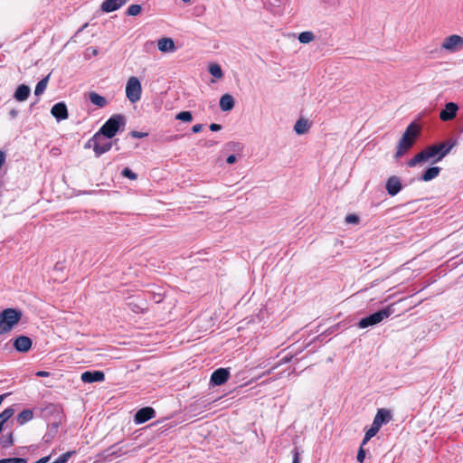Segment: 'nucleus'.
Returning <instances> with one entry per match:
<instances>
[{"mask_svg": "<svg viewBox=\"0 0 463 463\" xmlns=\"http://www.w3.org/2000/svg\"><path fill=\"white\" fill-rule=\"evenodd\" d=\"M128 0H105L101 4V10L105 13H110L119 9L123 6Z\"/></svg>", "mask_w": 463, "mask_h": 463, "instance_id": "dca6fc26", "label": "nucleus"}, {"mask_svg": "<svg viewBox=\"0 0 463 463\" xmlns=\"http://www.w3.org/2000/svg\"><path fill=\"white\" fill-rule=\"evenodd\" d=\"M155 410L151 407H144L137 411L134 420L137 424L145 423L155 417Z\"/></svg>", "mask_w": 463, "mask_h": 463, "instance_id": "1a4fd4ad", "label": "nucleus"}, {"mask_svg": "<svg viewBox=\"0 0 463 463\" xmlns=\"http://www.w3.org/2000/svg\"><path fill=\"white\" fill-rule=\"evenodd\" d=\"M292 463H300V456L297 449L293 451V460Z\"/></svg>", "mask_w": 463, "mask_h": 463, "instance_id": "ea45409f", "label": "nucleus"}, {"mask_svg": "<svg viewBox=\"0 0 463 463\" xmlns=\"http://www.w3.org/2000/svg\"><path fill=\"white\" fill-rule=\"evenodd\" d=\"M131 137H135V138H142V137H145L147 136V133H145V132H138V131H132L130 133Z\"/></svg>", "mask_w": 463, "mask_h": 463, "instance_id": "e433bc0d", "label": "nucleus"}, {"mask_svg": "<svg viewBox=\"0 0 463 463\" xmlns=\"http://www.w3.org/2000/svg\"><path fill=\"white\" fill-rule=\"evenodd\" d=\"M74 454V451H68L62 455H61L55 461L52 463H66L69 458Z\"/></svg>", "mask_w": 463, "mask_h": 463, "instance_id": "2f4dec72", "label": "nucleus"}, {"mask_svg": "<svg viewBox=\"0 0 463 463\" xmlns=\"http://www.w3.org/2000/svg\"><path fill=\"white\" fill-rule=\"evenodd\" d=\"M125 123L126 118L123 115H113L105 122L97 133L103 135L107 138H112L116 136L120 127L125 126Z\"/></svg>", "mask_w": 463, "mask_h": 463, "instance_id": "20e7f679", "label": "nucleus"}, {"mask_svg": "<svg viewBox=\"0 0 463 463\" xmlns=\"http://www.w3.org/2000/svg\"><path fill=\"white\" fill-rule=\"evenodd\" d=\"M92 53H93V55H96L98 53V51L96 49H93Z\"/></svg>", "mask_w": 463, "mask_h": 463, "instance_id": "3c124183", "label": "nucleus"}, {"mask_svg": "<svg viewBox=\"0 0 463 463\" xmlns=\"http://www.w3.org/2000/svg\"><path fill=\"white\" fill-rule=\"evenodd\" d=\"M453 147V145L446 146L445 143L434 145L425 148L412 157L408 163V166L414 167L419 164L426 163L430 159L436 157L432 163L441 160Z\"/></svg>", "mask_w": 463, "mask_h": 463, "instance_id": "f257e3e1", "label": "nucleus"}, {"mask_svg": "<svg viewBox=\"0 0 463 463\" xmlns=\"http://www.w3.org/2000/svg\"><path fill=\"white\" fill-rule=\"evenodd\" d=\"M51 114L58 120L67 119L69 117L68 109L64 102L54 104L51 109Z\"/></svg>", "mask_w": 463, "mask_h": 463, "instance_id": "f8f14e48", "label": "nucleus"}, {"mask_svg": "<svg viewBox=\"0 0 463 463\" xmlns=\"http://www.w3.org/2000/svg\"><path fill=\"white\" fill-rule=\"evenodd\" d=\"M103 135L96 133L92 137L93 140V150L96 156H100L102 154L109 151L112 147V142L103 138Z\"/></svg>", "mask_w": 463, "mask_h": 463, "instance_id": "6e6552de", "label": "nucleus"}, {"mask_svg": "<svg viewBox=\"0 0 463 463\" xmlns=\"http://www.w3.org/2000/svg\"><path fill=\"white\" fill-rule=\"evenodd\" d=\"M49 78H50V75H47L45 78H43L37 83L35 90H34V94L36 96H40L44 92V90H46L48 81H49Z\"/></svg>", "mask_w": 463, "mask_h": 463, "instance_id": "a878e982", "label": "nucleus"}, {"mask_svg": "<svg viewBox=\"0 0 463 463\" xmlns=\"http://www.w3.org/2000/svg\"><path fill=\"white\" fill-rule=\"evenodd\" d=\"M380 429L381 427L378 426L377 423H374L373 421V424L371 425L370 429L365 432V435L362 442V446L365 445L373 437H374Z\"/></svg>", "mask_w": 463, "mask_h": 463, "instance_id": "5701e85b", "label": "nucleus"}, {"mask_svg": "<svg viewBox=\"0 0 463 463\" xmlns=\"http://www.w3.org/2000/svg\"><path fill=\"white\" fill-rule=\"evenodd\" d=\"M209 128L212 131H219L222 128L221 125L216 123H212Z\"/></svg>", "mask_w": 463, "mask_h": 463, "instance_id": "a18cd8bd", "label": "nucleus"}, {"mask_svg": "<svg viewBox=\"0 0 463 463\" xmlns=\"http://www.w3.org/2000/svg\"><path fill=\"white\" fill-rule=\"evenodd\" d=\"M14 347L21 353L28 352L32 347V340L25 335H20L14 340Z\"/></svg>", "mask_w": 463, "mask_h": 463, "instance_id": "ddd939ff", "label": "nucleus"}, {"mask_svg": "<svg viewBox=\"0 0 463 463\" xmlns=\"http://www.w3.org/2000/svg\"><path fill=\"white\" fill-rule=\"evenodd\" d=\"M323 2L330 6L337 5L340 0H323Z\"/></svg>", "mask_w": 463, "mask_h": 463, "instance_id": "37998d69", "label": "nucleus"}, {"mask_svg": "<svg viewBox=\"0 0 463 463\" xmlns=\"http://www.w3.org/2000/svg\"><path fill=\"white\" fill-rule=\"evenodd\" d=\"M142 11V7L139 5H131L127 10V14L130 16H136Z\"/></svg>", "mask_w": 463, "mask_h": 463, "instance_id": "c756f323", "label": "nucleus"}, {"mask_svg": "<svg viewBox=\"0 0 463 463\" xmlns=\"http://www.w3.org/2000/svg\"><path fill=\"white\" fill-rule=\"evenodd\" d=\"M33 417V413L31 410H24L17 415V422L20 425H24V423L30 421Z\"/></svg>", "mask_w": 463, "mask_h": 463, "instance_id": "393cba45", "label": "nucleus"}, {"mask_svg": "<svg viewBox=\"0 0 463 463\" xmlns=\"http://www.w3.org/2000/svg\"><path fill=\"white\" fill-rule=\"evenodd\" d=\"M109 450H110L109 455L115 456V457H119L125 453V452H122L120 449L118 450L114 449V447L110 448Z\"/></svg>", "mask_w": 463, "mask_h": 463, "instance_id": "58836bf2", "label": "nucleus"}, {"mask_svg": "<svg viewBox=\"0 0 463 463\" xmlns=\"http://www.w3.org/2000/svg\"><path fill=\"white\" fill-rule=\"evenodd\" d=\"M391 420V411L387 409L382 408L377 411V413L373 419V422L377 423L378 426L382 427L383 424L389 422Z\"/></svg>", "mask_w": 463, "mask_h": 463, "instance_id": "f3484780", "label": "nucleus"}, {"mask_svg": "<svg viewBox=\"0 0 463 463\" xmlns=\"http://www.w3.org/2000/svg\"><path fill=\"white\" fill-rule=\"evenodd\" d=\"M237 158L234 155H230L227 158H226V162L230 165L232 164H234L236 162Z\"/></svg>", "mask_w": 463, "mask_h": 463, "instance_id": "49530a36", "label": "nucleus"}, {"mask_svg": "<svg viewBox=\"0 0 463 463\" xmlns=\"http://www.w3.org/2000/svg\"><path fill=\"white\" fill-rule=\"evenodd\" d=\"M393 313L392 305L379 310L359 321V327L365 328L381 323L383 319L389 317Z\"/></svg>", "mask_w": 463, "mask_h": 463, "instance_id": "39448f33", "label": "nucleus"}, {"mask_svg": "<svg viewBox=\"0 0 463 463\" xmlns=\"http://www.w3.org/2000/svg\"><path fill=\"white\" fill-rule=\"evenodd\" d=\"M35 375L38 377H48L50 375V373L46 371H38L35 373Z\"/></svg>", "mask_w": 463, "mask_h": 463, "instance_id": "c03bdc74", "label": "nucleus"}, {"mask_svg": "<svg viewBox=\"0 0 463 463\" xmlns=\"http://www.w3.org/2000/svg\"><path fill=\"white\" fill-rule=\"evenodd\" d=\"M441 49L449 52H457L463 49V37L458 34H452L446 37L442 43Z\"/></svg>", "mask_w": 463, "mask_h": 463, "instance_id": "0eeeda50", "label": "nucleus"}, {"mask_svg": "<svg viewBox=\"0 0 463 463\" xmlns=\"http://www.w3.org/2000/svg\"><path fill=\"white\" fill-rule=\"evenodd\" d=\"M80 379L86 383L103 382L105 380V374L101 371H87L81 373Z\"/></svg>", "mask_w": 463, "mask_h": 463, "instance_id": "9b49d317", "label": "nucleus"}, {"mask_svg": "<svg viewBox=\"0 0 463 463\" xmlns=\"http://www.w3.org/2000/svg\"><path fill=\"white\" fill-rule=\"evenodd\" d=\"M315 39V35L312 32L306 31L298 34V41L301 43H309Z\"/></svg>", "mask_w": 463, "mask_h": 463, "instance_id": "c85d7f7f", "label": "nucleus"}, {"mask_svg": "<svg viewBox=\"0 0 463 463\" xmlns=\"http://www.w3.org/2000/svg\"><path fill=\"white\" fill-rule=\"evenodd\" d=\"M122 175L124 177H127L130 180H136L137 178V174H135L134 172H132L129 168L126 167L122 170Z\"/></svg>", "mask_w": 463, "mask_h": 463, "instance_id": "72a5a7b5", "label": "nucleus"}, {"mask_svg": "<svg viewBox=\"0 0 463 463\" xmlns=\"http://www.w3.org/2000/svg\"><path fill=\"white\" fill-rule=\"evenodd\" d=\"M14 439H13V433L9 432L7 434L2 435L0 438V447L3 449L9 448L13 445Z\"/></svg>", "mask_w": 463, "mask_h": 463, "instance_id": "bb28decb", "label": "nucleus"}, {"mask_svg": "<svg viewBox=\"0 0 463 463\" xmlns=\"http://www.w3.org/2000/svg\"><path fill=\"white\" fill-rule=\"evenodd\" d=\"M158 50L162 52H173L175 51V45L171 38H162L157 43Z\"/></svg>", "mask_w": 463, "mask_h": 463, "instance_id": "a211bd4d", "label": "nucleus"}, {"mask_svg": "<svg viewBox=\"0 0 463 463\" xmlns=\"http://www.w3.org/2000/svg\"><path fill=\"white\" fill-rule=\"evenodd\" d=\"M345 222L351 224H357L359 222V217L355 214H348L345 217Z\"/></svg>", "mask_w": 463, "mask_h": 463, "instance_id": "f704fd0d", "label": "nucleus"}, {"mask_svg": "<svg viewBox=\"0 0 463 463\" xmlns=\"http://www.w3.org/2000/svg\"><path fill=\"white\" fill-rule=\"evenodd\" d=\"M183 1H184V2H185V3H188V2H190V0H183Z\"/></svg>", "mask_w": 463, "mask_h": 463, "instance_id": "603ef678", "label": "nucleus"}, {"mask_svg": "<svg viewBox=\"0 0 463 463\" xmlns=\"http://www.w3.org/2000/svg\"><path fill=\"white\" fill-rule=\"evenodd\" d=\"M30 88L27 86V85H24V84H22V85H19L18 88L16 89V90L14 91V98L17 100V101H24L28 99L29 95H30Z\"/></svg>", "mask_w": 463, "mask_h": 463, "instance_id": "412c9836", "label": "nucleus"}, {"mask_svg": "<svg viewBox=\"0 0 463 463\" xmlns=\"http://www.w3.org/2000/svg\"><path fill=\"white\" fill-rule=\"evenodd\" d=\"M234 99L231 94H223L220 99V108L222 111H230L234 107Z\"/></svg>", "mask_w": 463, "mask_h": 463, "instance_id": "6ab92c4d", "label": "nucleus"}, {"mask_svg": "<svg viewBox=\"0 0 463 463\" xmlns=\"http://www.w3.org/2000/svg\"><path fill=\"white\" fill-rule=\"evenodd\" d=\"M203 128V124H196L194 126H193L192 128V131L194 133H199L200 131H202Z\"/></svg>", "mask_w": 463, "mask_h": 463, "instance_id": "a19ab883", "label": "nucleus"}, {"mask_svg": "<svg viewBox=\"0 0 463 463\" xmlns=\"http://www.w3.org/2000/svg\"><path fill=\"white\" fill-rule=\"evenodd\" d=\"M0 463H27V461L22 458H8L0 459Z\"/></svg>", "mask_w": 463, "mask_h": 463, "instance_id": "473e14b6", "label": "nucleus"}, {"mask_svg": "<svg viewBox=\"0 0 463 463\" xmlns=\"http://www.w3.org/2000/svg\"><path fill=\"white\" fill-rule=\"evenodd\" d=\"M90 100L92 104L103 108L107 104V100L103 96H100L99 94L96 92H90Z\"/></svg>", "mask_w": 463, "mask_h": 463, "instance_id": "b1692460", "label": "nucleus"}, {"mask_svg": "<svg viewBox=\"0 0 463 463\" xmlns=\"http://www.w3.org/2000/svg\"><path fill=\"white\" fill-rule=\"evenodd\" d=\"M9 116L12 118H15L17 116H18V110L15 109H13L9 111Z\"/></svg>", "mask_w": 463, "mask_h": 463, "instance_id": "de8ad7c7", "label": "nucleus"}, {"mask_svg": "<svg viewBox=\"0 0 463 463\" xmlns=\"http://www.w3.org/2000/svg\"><path fill=\"white\" fill-rule=\"evenodd\" d=\"M22 318V312L15 308H5L0 313V335L13 330Z\"/></svg>", "mask_w": 463, "mask_h": 463, "instance_id": "7ed1b4c3", "label": "nucleus"}, {"mask_svg": "<svg viewBox=\"0 0 463 463\" xmlns=\"http://www.w3.org/2000/svg\"><path fill=\"white\" fill-rule=\"evenodd\" d=\"M420 133V128L411 123L404 131L402 138L398 142L395 157L399 158L408 152L414 145L416 138Z\"/></svg>", "mask_w": 463, "mask_h": 463, "instance_id": "f03ea898", "label": "nucleus"}, {"mask_svg": "<svg viewBox=\"0 0 463 463\" xmlns=\"http://www.w3.org/2000/svg\"><path fill=\"white\" fill-rule=\"evenodd\" d=\"M142 95V86L138 78L131 76L126 84V96L131 103L140 100Z\"/></svg>", "mask_w": 463, "mask_h": 463, "instance_id": "423d86ee", "label": "nucleus"}, {"mask_svg": "<svg viewBox=\"0 0 463 463\" xmlns=\"http://www.w3.org/2000/svg\"><path fill=\"white\" fill-rule=\"evenodd\" d=\"M6 159L5 153L2 150H0V169L2 168L3 165L5 164Z\"/></svg>", "mask_w": 463, "mask_h": 463, "instance_id": "79ce46f5", "label": "nucleus"}, {"mask_svg": "<svg viewBox=\"0 0 463 463\" xmlns=\"http://www.w3.org/2000/svg\"><path fill=\"white\" fill-rule=\"evenodd\" d=\"M440 172V168L439 166H432L428 168L424 174L421 175L420 179L424 182H429L434 178H436Z\"/></svg>", "mask_w": 463, "mask_h": 463, "instance_id": "4be33fe9", "label": "nucleus"}, {"mask_svg": "<svg viewBox=\"0 0 463 463\" xmlns=\"http://www.w3.org/2000/svg\"><path fill=\"white\" fill-rule=\"evenodd\" d=\"M50 460V456L43 457L40 458L39 460L35 461L34 463H47Z\"/></svg>", "mask_w": 463, "mask_h": 463, "instance_id": "09e8293b", "label": "nucleus"}, {"mask_svg": "<svg viewBox=\"0 0 463 463\" xmlns=\"http://www.w3.org/2000/svg\"><path fill=\"white\" fill-rule=\"evenodd\" d=\"M385 188L391 196L396 195L402 190L401 180L397 176H391L387 179Z\"/></svg>", "mask_w": 463, "mask_h": 463, "instance_id": "4468645a", "label": "nucleus"}, {"mask_svg": "<svg viewBox=\"0 0 463 463\" xmlns=\"http://www.w3.org/2000/svg\"><path fill=\"white\" fill-rule=\"evenodd\" d=\"M310 127L311 125L307 119L300 118L299 119L297 120V122L294 125V131L298 135H304L308 132Z\"/></svg>", "mask_w": 463, "mask_h": 463, "instance_id": "aec40b11", "label": "nucleus"}, {"mask_svg": "<svg viewBox=\"0 0 463 463\" xmlns=\"http://www.w3.org/2000/svg\"><path fill=\"white\" fill-rule=\"evenodd\" d=\"M175 118L184 122H190L193 117L190 111H182L175 116Z\"/></svg>", "mask_w": 463, "mask_h": 463, "instance_id": "7c9ffc66", "label": "nucleus"}, {"mask_svg": "<svg viewBox=\"0 0 463 463\" xmlns=\"http://www.w3.org/2000/svg\"><path fill=\"white\" fill-rule=\"evenodd\" d=\"M356 458H357L358 462H360V463H362L365 458V450L363 449L362 445L358 450Z\"/></svg>", "mask_w": 463, "mask_h": 463, "instance_id": "c9c22d12", "label": "nucleus"}, {"mask_svg": "<svg viewBox=\"0 0 463 463\" xmlns=\"http://www.w3.org/2000/svg\"><path fill=\"white\" fill-rule=\"evenodd\" d=\"M209 72L216 79H222L223 72L221 66L217 63H212L209 65Z\"/></svg>", "mask_w": 463, "mask_h": 463, "instance_id": "cd10ccee", "label": "nucleus"}, {"mask_svg": "<svg viewBox=\"0 0 463 463\" xmlns=\"http://www.w3.org/2000/svg\"><path fill=\"white\" fill-rule=\"evenodd\" d=\"M229 374L228 369L219 368L212 373L211 382L215 385H222L228 380Z\"/></svg>", "mask_w": 463, "mask_h": 463, "instance_id": "2eb2a0df", "label": "nucleus"}, {"mask_svg": "<svg viewBox=\"0 0 463 463\" xmlns=\"http://www.w3.org/2000/svg\"><path fill=\"white\" fill-rule=\"evenodd\" d=\"M284 0H266V5L269 6H278L282 4Z\"/></svg>", "mask_w": 463, "mask_h": 463, "instance_id": "4c0bfd02", "label": "nucleus"}, {"mask_svg": "<svg viewBox=\"0 0 463 463\" xmlns=\"http://www.w3.org/2000/svg\"><path fill=\"white\" fill-rule=\"evenodd\" d=\"M93 147V140L92 137L86 143L85 147Z\"/></svg>", "mask_w": 463, "mask_h": 463, "instance_id": "8fccbe9b", "label": "nucleus"}, {"mask_svg": "<svg viewBox=\"0 0 463 463\" xmlns=\"http://www.w3.org/2000/svg\"><path fill=\"white\" fill-rule=\"evenodd\" d=\"M458 110V106L454 102H449L445 105V109L439 113V118L442 121L452 120Z\"/></svg>", "mask_w": 463, "mask_h": 463, "instance_id": "9d476101", "label": "nucleus"}]
</instances>
